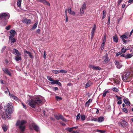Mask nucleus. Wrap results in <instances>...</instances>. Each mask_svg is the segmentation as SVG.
<instances>
[{"label":"nucleus","instance_id":"nucleus-1","mask_svg":"<svg viewBox=\"0 0 133 133\" xmlns=\"http://www.w3.org/2000/svg\"><path fill=\"white\" fill-rule=\"evenodd\" d=\"M43 98L41 97H36L33 99L32 98L29 99L28 103L32 108H35L36 104L41 103L43 101Z\"/></svg>","mask_w":133,"mask_h":133},{"label":"nucleus","instance_id":"nucleus-2","mask_svg":"<svg viewBox=\"0 0 133 133\" xmlns=\"http://www.w3.org/2000/svg\"><path fill=\"white\" fill-rule=\"evenodd\" d=\"M9 16L6 13H2L0 14V25L1 26H5L9 18Z\"/></svg>","mask_w":133,"mask_h":133},{"label":"nucleus","instance_id":"nucleus-3","mask_svg":"<svg viewBox=\"0 0 133 133\" xmlns=\"http://www.w3.org/2000/svg\"><path fill=\"white\" fill-rule=\"evenodd\" d=\"M26 123V121L24 120L17 121L16 125L18 127L21 133H23L25 130V124Z\"/></svg>","mask_w":133,"mask_h":133},{"label":"nucleus","instance_id":"nucleus-4","mask_svg":"<svg viewBox=\"0 0 133 133\" xmlns=\"http://www.w3.org/2000/svg\"><path fill=\"white\" fill-rule=\"evenodd\" d=\"M12 108V104L11 103H9L4 108L6 114L9 115L12 114L13 112Z\"/></svg>","mask_w":133,"mask_h":133},{"label":"nucleus","instance_id":"nucleus-5","mask_svg":"<svg viewBox=\"0 0 133 133\" xmlns=\"http://www.w3.org/2000/svg\"><path fill=\"white\" fill-rule=\"evenodd\" d=\"M129 72H125L122 76L123 80L124 82H127V81H130L131 79V75Z\"/></svg>","mask_w":133,"mask_h":133},{"label":"nucleus","instance_id":"nucleus-6","mask_svg":"<svg viewBox=\"0 0 133 133\" xmlns=\"http://www.w3.org/2000/svg\"><path fill=\"white\" fill-rule=\"evenodd\" d=\"M30 129L32 130H34L36 131L37 132L39 131V128L34 123H32L30 125Z\"/></svg>","mask_w":133,"mask_h":133},{"label":"nucleus","instance_id":"nucleus-7","mask_svg":"<svg viewBox=\"0 0 133 133\" xmlns=\"http://www.w3.org/2000/svg\"><path fill=\"white\" fill-rule=\"evenodd\" d=\"M114 63L116 66V67L118 69H120L122 66V65L121 63L117 60H115Z\"/></svg>","mask_w":133,"mask_h":133},{"label":"nucleus","instance_id":"nucleus-8","mask_svg":"<svg viewBox=\"0 0 133 133\" xmlns=\"http://www.w3.org/2000/svg\"><path fill=\"white\" fill-rule=\"evenodd\" d=\"M0 115L1 118L4 120L9 117L8 115V114H6L5 112V113L4 112H2L1 113Z\"/></svg>","mask_w":133,"mask_h":133},{"label":"nucleus","instance_id":"nucleus-9","mask_svg":"<svg viewBox=\"0 0 133 133\" xmlns=\"http://www.w3.org/2000/svg\"><path fill=\"white\" fill-rule=\"evenodd\" d=\"M36 1L42 3L44 5H47L49 6H50V3L47 1L45 0H36Z\"/></svg>","mask_w":133,"mask_h":133},{"label":"nucleus","instance_id":"nucleus-10","mask_svg":"<svg viewBox=\"0 0 133 133\" xmlns=\"http://www.w3.org/2000/svg\"><path fill=\"white\" fill-rule=\"evenodd\" d=\"M50 83L52 84H57L59 86H61L62 85L61 83L59 82L58 80H54L53 79V81L50 82Z\"/></svg>","mask_w":133,"mask_h":133},{"label":"nucleus","instance_id":"nucleus-11","mask_svg":"<svg viewBox=\"0 0 133 133\" xmlns=\"http://www.w3.org/2000/svg\"><path fill=\"white\" fill-rule=\"evenodd\" d=\"M3 70L5 74L9 75L10 76H11V74L8 69L6 68L2 69Z\"/></svg>","mask_w":133,"mask_h":133},{"label":"nucleus","instance_id":"nucleus-12","mask_svg":"<svg viewBox=\"0 0 133 133\" xmlns=\"http://www.w3.org/2000/svg\"><path fill=\"white\" fill-rule=\"evenodd\" d=\"M89 68L90 69H92L93 70H100L101 69V68L99 67L95 66L92 65H90Z\"/></svg>","mask_w":133,"mask_h":133},{"label":"nucleus","instance_id":"nucleus-13","mask_svg":"<svg viewBox=\"0 0 133 133\" xmlns=\"http://www.w3.org/2000/svg\"><path fill=\"white\" fill-rule=\"evenodd\" d=\"M13 53L15 54V55L19 56L21 55V53L16 49H14L13 50Z\"/></svg>","mask_w":133,"mask_h":133},{"label":"nucleus","instance_id":"nucleus-14","mask_svg":"<svg viewBox=\"0 0 133 133\" xmlns=\"http://www.w3.org/2000/svg\"><path fill=\"white\" fill-rule=\"evenodd\" d=\"M107 54V53L106 55L103 57V59L104 60V62L105 63H108L109 61V59L108 57Z\"/></svg>","mask_w":133,"mask_h":133},{"label":"nucleus","instance_id":"nucleus-15","mask_svg":"<svg viewBox=\"0 0 133 133\" xmlns=\"http://www.w3.org/2000/svg\"><path fill=\"white\" fill-rule=\"evenodd\" d=\"M23 22L27 24H29L31 22V20L29 19H27L26 18H24L23 20Z\"/></svg>","mask_w":133,"mask_h":133},{"label":"nucleus","instance_id":"nucleus-16","mask_svg":"<svg viewBox=\"0 0 133 133\" xmlns=\"http://www.w3.org/2000/svg\"><path fill=\"white\" fill-rule=\"evenodd\" d=\"M123 99V101L126 104L129 105H130V103L128 98H125L124 99Z\"/></svg>","mask_w":133,"mask_h":133},{"label":"nucleus","instance_id":"nucleus-17","mask_svg":"<svg viewBox=\"0 0 133 133\" xmlns=\"http://www.w3.org/2000/svg\"><path fill=\"white\" fill-rule=\"evenodd\" d=\"M133 56V53L127 54L126 55V59H128L132 57Z\"/></svg>","mask_w":133,"mask_h":133},{"label":"nucleus","instance_id":"nucleus-18","mask_svg":"<svg viewBox=\"0 0 133 133\" xmlns=\"http://www.w3.org/2000/svg\"><path fill=\"white\" fill-rule=\"evenodd\" d=\"M24 53H26L28 54L29 55V56L31 58H33L34 57H33L32 54L30 52L26 50L25 51H24Z\"/></svg>","mask_w":133,"mask_h":133},{"label":"nucleus","instance_id":"nucleus-19","mask_svg":"<svg viewBox=\"0 0 133 133\" xmlns=\"http://www.w3.org/2000/svg\"><path fill=\"white\" fill-rule=\"evenodd\" d=\"M2 128L3 131H6L7 130V128L5 124H3L2 126Z\"/></svg>","mask_w":133,"mask_h":133},{"label":"nucleus","instance_id":"nucleus-20","mask_svg":"<svg viewBox=\"0 0 133 133\" xmlns=\"http://www.w3.org/2000/svg\"><path fill=\"white\" fill-rule=\"evenodd\" d=\"M98 122H101L104 120V118L103 117H99L98 119Z\"/></svg>","mask_w":133,"mask_h":133},{"label":"nucleus","instance_id":"nucleus-21","mask_svg":"<svg viewBox=\"0 0 133 133\" xmlns=\"http://www.w3.org/2000/svg\"><path fill=\"white\" fill-rule=\"evenodd\" d=\"M96 25L94 24V27L92 30L91 34H94L96 29Z\"/></svg>","mask_w":133,"mask_h":133},{"label":"nucleus","instance_id":"nucleus-22","mask_svg":"<svg viewBox=\"0 0 133 133\" xmlns=\"http://www.w3.org/2000/svg\"><path fill=\"white\" fill-rule=\"evenodd\" d=\"M113 38L114 42L116 43H117L118 42V38L116 36H113Z\"/></svg>","mask_w":133,"mask_h":133},{"label":"nucleus","instance_id":"nucleus-23","mask_svg":"<svg viewBox=\"0 0 133 133\" xmlns=\"http://www.w3.org/2000/svg\"><path fill=\"white\" fill-rule=\"evenodd\" d=\"M109 90H104V91L103 92V96L104 97H105L106 95V94L107 93L109 92Z\"/></svg>","mask_w":133,"mask_h":133},{"label":"nucleus","instance_id":"nucleus-24","mask_svg":"<svg viewBox=\"0 0 133 133\" xmlns=\"http://www.w3.org/2000/svg\"><path fill=\"white\" fill-rule=\"evenodd\" d=\"M21 57L20 56H15V60L16 61H18L21 60Z\"/></svg>","mask_w":133,"mask_h":133},{"label":"nucleus","instance_id":"nucleus-25","mask_svg":"<svg viewBox=\"0 0 133 133\" xmlns=\"http://www.w3.org/2000/svg\"><path fill=\"white\" fill-rule=\"evenodd\" d=\"M73 130V129L72 127L71 128L68 127L66 129V130L71 132H72V131Z\"/></svg>","mask_w":133,"mask_h":133},{"label":"nucleus","instance_id":"nucleus-26","mask_svg":"<svg viewBox=\"0 0 133 133\" xmlns=\"http://www.w3.org/2000/svg\"><path fill=\"white\" fill-rule=\"evenodd\" d=\"M126 48H124V47H123L121 50V52L122 54L125 53L126 52Z\"/></svg>","mask_w":133,"mask_h":133},{"label":"nucleus","instance_id":"nucleus-27","mask_svg":"<svg viewBox=\"0 0 133 133\" xmlns=\"http://www.w3.org/2000/svg\"><path fill=\"white\" fill-rule=\"evenodd\" d=\"M106 11L105 10H104L103 11V16L102 17V19H103L106 16Z\"/></svg>","mask_w":133,"mask_h":133},{"label":"nucleus","instance_id":"nucleus-28","mask_svg":"<svg viewBox=\"0 0 133 133\" xmlns=\"http://www.w3.org/2000/svg\"><path fill=\"white\" fill-rule=\"evenodd\" d=\"M105 41H106L105 39V38L103 40V42L102 43V44L101 45V46L102 47V49H103L104 48V46Z\"/></svg>","mask_w":133,"mask_h":133},{"label":"nucleus","instance_id":"nucleus-29","mask_svg":"<svg viewBox=\"0 0 133 133\" xmlns=\"http://www.w3.org/2000/svg\"><path fill=\"white\" fill-rule=\"evenodd\" d=\"M37 24L38 22H36L33 25L32 28L31 29H32L34 30L35 29L37 26Z\"/></svg>","mask_w":133,"mask_h":133},{"label":"nucleus","instance_id":"nucleus-30","mask_svg":"<svg viewBox=\"0 0 133 133\" xmlns=\"http://www.w3.org/2000/svg\"><path fill=\"white\" fill-rule=\"evenodd\" d=\"M21 2L22 0H18L17 2V4L18 6L19 7H20L21 6Z\"/></svg>","mask_w":133,"mask_h":133},{"label":"nucleus","instance_id":"nucleus-31","mask_svg":"<svg viewBox=\"0 0 133 133\" xmlns=\"http://www.w3.org/2000/svg\"><path fill=\"white\" fill-rule=\"evenodd\" d=\"M91 85V82L89 81L86 84V85L85 86V88H87L90 86Z\"/></svg>","mask_w":133,"mask_h":133},{"label":"nucleus","instance_id":"nucleus-32","mask_svg":"<svg viewBox=\"0 0 133 133\" xmlns=\"http://www.w3.org/2000/svg\"><path fill=\"white\" fill-rule=\"evenodd\" d=\"M15 34H11L9 36V39L11 40V39H12L14 36Z\"/></svg>","mask_w":133,"mask_h":133},{"label":"nucleus","instance_id":"nucleus-33","mask_svg":"<svg viewBox=\"0 0 133 133\" xmlns=\"http://www.w3.org/2000/svg\"><path fill=\"white\" fill-rule=\"evenodd\" d=\"M122 39L128 38V37L125 35H123L121 36Z\"/></svg>","mask_w":133,"mask_h":133},{"label":"nucleus","instance_id":"nucleus-34","mask_svg":"<svg viewBox=\"0 0 133 133\" xmlns=\"http://www.w3.org/2000/svg\"><path fill=\"white\" fill-rule=\"evenodd\" d=\"M112 90L113 91L116 92H118L119 90L116 87H114L112 88Z\"/></svg>","mask_w":133,"mask_h":133},{"label":"nucleus","instance_id":"nucleus-35","mask_svg":"<svg viewBox=\"0 0 133 133\" xmlns=\"http://www.w3.org/2000/svg\"><path fill=\"white\" fill-rule=\"evenodd\" d=\"M61 115H55V118L57 120H59L61 118Z\"/></svg>","mask_w":133,"mask_h":133},{"label":"nucleus","instance_id":"nucleus-36","mask_svg":"<svg viewBox=\"0 0 133 133\" xmlns=\"http://www.w3.org/2000/svg\"><path fill=\"white\" fill-rule=\"evenodd\" d=\"M67 71L65 70H59V73H66Z\"/></svg>","mask_w":133,"mask_h":133},{"label":"nucleus","instance_id":"nucleus-37","mask_svg":"<svg viewBox=\"0 0 133 133\" xmlns=\"http://www.w3.org/2000/svg\"><path fill=\"white\" fill-rule=\"evenodd\" d=\"M81 118L82 121L84 120L85 118V116L84 115H81Z\"/></svg>","mask_w":133,"mask_h":133},{"label":"nucleus","instance_id":"nucleus-38","mask_svg":"<svg viewBox=\"0 0 133 133\" xmlns=\"http://www.w3.org/2000/svg\"><path fill=\"white\" fill-rule=\"evenodd\" d=\"M86 8V5L85 3H84V4L82 5L81 8L85 10V9Z\"/></svg>","mask_w":133,"mask_h":133},{"label":"nucleus","instance_id":"nucleus-39","mask_svg":"<svg viewBox=\"0 0 133 133\" xmlns=\"http://www.w3.org/2000/svg\"><path fill=\"white\" fill-rule=\"evenodd\" d=\"M60 119H61L63 121L65 122H66L67 121V120L64 118L63 117L62 115H61Z\"/></svg>","mask_w":133,"mask_h":133},{"label":"nucleus","instance_id":"nucleus-40","mask_svg":"<svg viewBox=\"0 0 133 133\" xmlns=\"http://www.w3.org/2000/svg\"><path fill=\"white\" fill-rule=\"evenodd\" d=\"M52 72L55 74H58L59 73V70H52Z\"/></svg>","mask_w":133,"mask_h":133},{"label":"nucleus","instance_id":"nucleus-41","mask_svg":"<svg viewBox=\"0 0 133 133\" xmlns=\"http://www.w3.org/2000/svg\"><path fill=\"white\" fill-rule=\"evenodd\" d=\"M47 78L49 81H51V82L52 81H53V79L52 78H51L50 76H47Z\"/></svg>","mask_w":133,"mask_h":133},{"label":"nucleus","instance_id":"nucleus-42","mask_svg":"<svg viewBox=\"0 0 133 133\" xmlns=\"http://www.w3.org/2000/svg\"><path fill=\"white\" fill-rule=\"evenodd\" d=\"M11 40V44H12L14 42H16V40L14 38H12Z\"/></svg>","mask_w":133,"mask_h":133},{"label":"nucleus","instance_id":"nucleus-43","mask_svg":"<svg viewBox=\"0 0 133 133\" xmlns=\"http://www.w3.org/2000/svg\"><path fill=\"white\" fill-rule=\"evenodd\" d=\"M10 33L11 34H16V32L15 31L13 30H12L10 31Z\"/></svg>","mask_w":133,"mask_h":133},{"label":"nucleus","instance_id":"nucleus-44","mask_svg":"<svg viewBox=\"0 0 133 133\" xmlns=\"http://www.w3.org/2000/svg\"><path fill=\"white\" fill-rule=\"evenodd\" d=\"M55 98L57 100H59L62 99V98L61 97L57 96H56Z\"/></svg>","mask_w":133,"mask_h":133},{"label":"nucleus","instance_id":"nucleus-45","mask_svg":"<svg viewBox=\"0 0 133 133\" xmlns=\"http://www.w3.org/2000/svg\"><path fill=\"white\" fill-rule=\"evenodd\" d=\"M84 10L81 8L80 10V13L81 14H83L84 13Z\"/></svg>","mask_w":133,"mask_h":133},{"label":"nucleus","instance_id":"nucleus-46","mask_svg":"<svg viewBox=\"0 0 133 133\" xmlns=\"http://www.w3.org/2000/svg\"><path fill=\"white\" fill-rule=\"evenodd\" d=\"M6 48V46H4L1 50V52H3Z\"/></svg>","mask_w":133,"mask_h":133},{"label":"nucleus","instance_id":"nucleus-47","mask_svg":"<svg viewBox=\"0 0 133 133\" xmlns=\"http://www.w3.org/2000/svg\"><path fill=\"white\" fill-rule=\"evenodd\" d=\"M115 82L117 84H119L120 83V80L119 78H118L116 80H115Z\"/></svg>","mask_w":133,"mask_h":133},{"label":"nucleus","instance_id":"nucleus-48","mask_svg":"<svg viewBox=\"0 0 133 133\" xmlns=\"http://www.w3.org/2000/svg\"><path fill=\"white\" fill-rule=\"evenodd\" d=\"M80 113H79L76 116L77 120L79 119L80 118Z\"/></svg>","mask_w":133,"mask_h":133},{"label":"nucleus","instance_id":"nucleus-49","mask_svg":"<svg viewBox=\"0 0 133 133\" xmlns=\"http://www.w3.org/2000/svg\"><path fill=\"white\" fill-rule=\"evenodd\" d=\"M116 97H117V100H121L122 99V98L121 97L118 96L117 95L116 96Z\"/></svg>","mask_w":133,"mask_h":133},{"label":"nucleus","instance_id":"nucleus-50","mask_svg":"<svg viewBox=\"0 0 133 133\" xmlns=\"http://www.w3.org/2000/svg\"><path fill=\"white\" fill-rule=\"evenodd\" d=\"M97 131L98 132H100V133H103L105 132V131H104L103 130H97Z\"/></svg>","mask_w":133,"mask_h":133},{"label":"nucleus","instance_id":"nucleus-51","mask_svg":"<svg viewBox=\"0 0 133 133\" xmlns=\"http://www.w3.org/2000/svg\"><path fill=\"white\" fill-rule=\"evenodd\" d=\"M123 111L125 113H127L128 112V111L127 109V108H124L123 109Z\"/></svg>","mask_w":133,"mask_h":133},{"label":"nucleus","instance_id":"nucleus-52","mask_svg":"<svg viewBox=\"0 0 133 133\" xmlns=\"http://www.w3.org/2000/svg\"><path fill=\"white\" fill-rule=\"evenodd\" d=\"M10 27L11 25H8L6 27L5 29L7 30H9L10 29Z\"/></svg>","mask_w":133,"mask_h":133},{"label":"nucleus","instance_id":"nucleus-53","mask_svg":"<svg viewBox=\"0 0 133 133\" xmlns=\"http://www.w3.org/2000/svg\"><path fill=\"white\" fill-rule=\"evenodd\" d=\"M122 54L121 52H119L116 54V55L117 56H118L119 55H120Z\"/></svg>","mask_w":133,"mask_h":133},{"label":"nucleus","instance_id":"nucleus-54","mask_svg":"<svg viewBox=\"0 0 133 133\" xmlns=\"http://www.w3.org/2000/svg\"><path fill=\"white\" fill-rule=\"evenodd\" d=\"M68 13L69 14L70 13V12L71 11V8H68Z\"/></svg>","mask_w":133,"mask_h":133},{"label":"nucleus","instance_id":"nucleus-55","mask_svg":"<svg viewBox=\"0 0 133 133\" xmlns=\"http://www.w3.org/2000/svg\"><path fill=\"white\" fill-rule=\"evenodd\" d=\"M123 124H124V125H127L128 123H127L126 122V121H123Z\"/></svg>","mask_w":133,"mask_h":133},{"label":"nucleus","instance_id":"nucleus-56","mask_svg":"<svg viewBox=\"0 0 133 133\" xmlns=\"http://www.w3.org/2000/svg\"><path fill=\"white\" fill-rule=\"evenodd\" d=\"M123 0H118V5H119L121 3V2Z\"/></svg>","mask_w":133,"mask_h":133},{"label":"nucleus","instance_id":"nucleus-57","mask_svg":"<svg viewBox=\"0 0 133 133\" xmlns=\"http://www.w3.org/2000/svg\"><path fill=\"white\" fill-rule=\"evenodd\" d=\"M110 23V17H108V24H109Z\"/></svg>","mask_w":133,"mask_h":133},{"label":"nucleus","instance_id":"nucleus-58","mask_svg":"<svg viewBox=\"0 0 133 133\" xmlns=\"http://www.w3.org/2000/svg\"><path fill=\"white\" fill-rule=\"evenodd\" d=\"M89 104L87 102L85 103V105L86 107H88Z\"/></svg>","mask_w":133,"mask_h":133},{"label":"nucleus","instance_id":"nucleus-59","mask_svg":"<svg viewBox=\"0 0 133 133\" xmlns=\"http://www.w3.org/2000/svg\"><path fill=\"white\" fill-rule=\"evenodd\" d=\"M122 101L121 100H119L117 102V104H122Z\"/></svg>","mask_w":133,"mask_h":133},{"label":"nucleus","instance_id":"nucleus-60","mask_svg":"<svg viewBox=\"0 0 133 133\" xmlns=\"http://www.w3.org/2000/svg\"><path fill=\"white\" fill-rule=\"evenodd\" d=\"M70 14L74 15L75 14V13L74 11H71L70 13Z\"/></svg>","mask_w":133,"mask_h":133},{"label":"nucleus","instance_id":"nucleus-61","mask_svg":"<svg viewBox=\"0 0 133 133\" xmlns=\"http://www.w3.org/2000/svg\"><path fill=\"white\" fill-rule=\"evenodd\" d=\"M6 89H7V90L5 91H4L5 93L6 94H8V91L9 92L8 88H6Z\"/></svg>","mask_w":133,"mask_h":133},{"label":"nucleus","instance_id":"nucleus-62","mask_svg":"<svg viewBox=\"0 0 133 133\" xmlns=\"http://www.w3.org/2000/svg\"><path fill=\"white\" fill-rule=\"evenodd\" d=\"M79 133V131H78L76 130L75 131H73L71 132V133Z\"/></svg>","mask_w":133,"mask_h":133},{"label":"nucleus","instance_id":"nucleus-63","mask_svg":"<svg viewBox=\"0 0 133 133\" xmlns=\"http://www.w3.org/2000/svg\"><path fill=\"white\" fill-rule=\"evenodd\" d=\"M121 57H124L125 59L126 58V55L125 54H123L121 55Z\"/></svg>","mask_w":133,"mask_h":133},{"label":"nucleus","instance_id":"nucleus-64","mask_svg":"<svg viewBox=\"0 0 133 133\" xmlns=\"http://www.w3.org/2000/svg\"><path fill=\"white\" fill-rule=\"evenodd\" d=\"M40 30L39 29H38L36 31V32L38 33V34H40Z\"/></svg>","mask_w":133,"mask_h":133}]
</instances>
